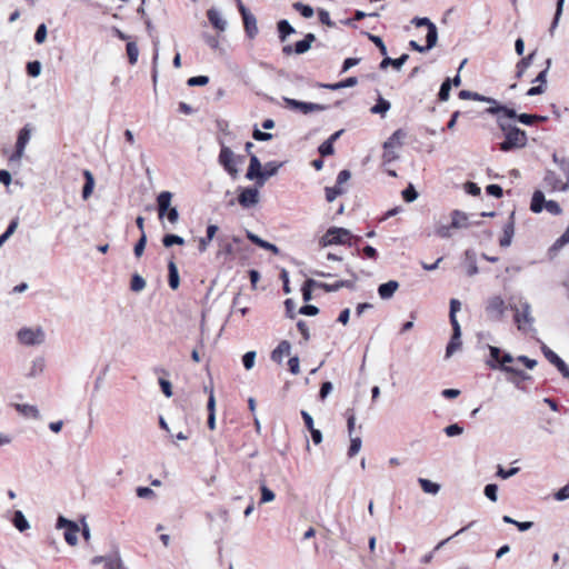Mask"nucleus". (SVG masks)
<instances>
[{
	"label": "nucleus",
	"mask_w": 569,
	"mask_h": 569,
	"mask_svg": "<svg viewBox=\"0 0 569 569\" xmlns=\"http://www.w3.org/2000/svg\"><path fill=\"white\" fill-rule=\"evenodd\" d=\"M172 193L170 191H161L157 197L159 218L162 219L167 211L171 208Z\"/></svg>",
	"instance_id": "16"
},
{
	"label": "nucleus",
	"mask_w": 569,
	"mask_h": 569,
	"mask_svg": "<svg viewBox=\"0 0 569 569\" xmlns=\"http://www.w3.org/2000/svg\"><path fill=\"white\" fill-rule=\"evenodd\" d=\"M452 337L446 348V358H449L453 355L456 350H458L461 346L460 337H461V329L460 326L452 327Z\"/></svg>",
	"instance_id": "18"
},
{
	"label": "nucleus",
	"mask_w": 569,
	"mask_h": 569,
	"mask_svg": "<svg viewBox=\"0 0 569 569\" xmlns=\"http://www.w3.org/2000/svg\"><path fill=\"white\" fill-rule=\"evenodd\" d=\"M465 260L467 263V273L468 276L472 277L478 273V267L476 262V253L472 250H467L465 252Z\"/></svg>",
	"instance_id": "33"
},
{
	"label": "nucleus",
	"mask_w": 569,
	"mask_h": 569,
	"mask_svg": "<svg viewBox=\"0 0 569 569\" xmlns=\"http://www.w3.org/2000/svg\"><path fill=\"white\" fill-rule=\"evenodd\" d=\"M31 137V132L28 128H22L19 131L17 143H16V151L9 158L11 162L13 161H20L24 153L26 146L28 144Z\"/></svg>",
	"instance_id": "13"
},
{
	"label": "nucleus",
	"mask_w": 569,
	"mask_h": 569,
	"mask_svg": "<svg viewBox=\"0 0 569 569\" xmlns=\"http://www.w3.org/2000/svg\"><path fill=\"white\" fill-rule=\"evenodd\" d=\"M563 4H565V0H558V1H557V7H556L555 17H553V20H552L551 26H550V28H549V33H550V36H553L555 30H556V28L558 27V23H559L560 17H561V14H562Z\"/></svg>",
	"instance_id": "44"
},
{
	"label": "nucleus",
	"mask_w": 569,
	"mask_h": 569,
	"mask_svg": "<svg viewBox=\"0 0 569 569\" xmlns=\"http://www.w3.org/2000/svg\"><path fill=\"white\" fill-rule=\"evenodd\" d=\"M12 522H13L14 527L21 532H23L24 530H27L30 527L28 520L26 519L24 515L20 510H17L14 512Z\"/></svg>",
	"instance_id": "39"
},
{
	"label": "nucleus",
	"mask_w": 569,
	"mask_h": 569,
	"mask_svg": "<svg viewBox=\"0 0 569 569\" xmlns=\"http://www.w3.org/2000/svg\"><path fill=\"white\" fill-rule=\"evenodd\" d=\"M399 288V282L396 280H389L378 287V295L382 300H388L392 298L395 292Z\"/></svg>",
	"instance_id": "17"
},
{
	"label": "nucleus",
	"mask_w": 569,
	"mask_h": 569,
	"mask_svg": "<svg viewBox=\"0 0 569 569\" xmlns=\"http://www.w3.org/2000/svg\"><path fill=\"white\" fill-rule=\"evenodd\" d=\"M412 23L418 28L427 27V32H431V28H433L435 31H438L436 24L431 22L428 18L416 17L412 19Z\"/></svg>",
	"instance_id": "55"
},
{
	"label": "nucleus",
	"mask_w": 569,
	"mask_h": 569,
	"mask_svg": "<svg viewBox=\"0 0 569 569\" xmlns=\"http://www.w3.org/2000/svg\"><path fill=\"white\" fill-rule=\"evenodd\" d=\"M326 199L328 202H332L338 196L343 193V189L339 186L326 187Z\"/></svg>",
	"instance_id": "54"
},
{
	"label": "nucleus",
	"mask_w": 569,
	"mask_h": 569,
	"mask_svg": "<svg viewBox=\"0 0 569 569\" xmlns=\"http://www.w3.org/2000/svg\"><path fill=\"white\" fill-rule=\"evenodd\" d=\"M546 202H547V200L545 199L543 192L540 190H536L532 194L530 209L535 213H539L545 209Z\"/></svg>",
	"instance_id": "29"
},
{
	"label": "nucleus",
	"mask_w": 569,
	"mask_h": 569,
	"mask_svg": "<svg viewBox=\"0 0 569 569\" xmlns=\"http://www.w3.org/2000/svg\"><path fill=\"white\" fill-rule=\"evenodd\" d=\"M260 491H261L260 503H268V502H271L274 500V498H276L274 492L270 488H268L264 483H262L260 486Z\"/></svg>",
	"instance_id": "51"
},
{
	"label": "nucleus",
	"mask_w": 569,
	"mask_h": 569,
	"mask_svg": "<svg viewBox=\"0 0 569 569\" xmlns=\"http://www.w3.org/2000/svg\"><path fill=\"white\" fill-rule=\"evenodd\" d=\"M402 198L407 202H413L418 198V192L413 188L412 184H409L403 191H402Z\"/></svg>",
	"instance_id": "61"
},
{
	"label": "nucleus",
	"mask_w": 569,
	"mask_h": 569,
	"mask_svg": "<svg viewBox=\"0 0 569 569\" xmlns=\"http://www.w3.org/2000/svg\"><path fill=\"white\" fill-rule=\"evenodd\" d=\"M516 359H513V357L510 355V353H505L501 359H500V362H499V366H497L496 363L493 362H488V365L490 366V368L492 369H496V368H500L502 371H505V368H511L512 366H508V363H511L513 362Z\"/></svg>",
	"instance_id": "50"
},
{
	"label": "nucleus",
	"mask_w": 569,
	"mask_h": 569,
	"mask_svg": "<svg viewBox=\"0 0 569 569\" xmlns=\"http://www.w3.org/2000/svg\"><path fill=\"white\" fill-rule=\"evenodd\" d=\"M362 440L360 437H350V447L348 450V456L350 458L355 457L361 449Z\"/></svg>",
	"instance_id": "52"
},
{
	"label": "nucleus",
	"mask_w": 569,
	"mask_h": 569,
	"mask_svg": "<svg viewBox=\"0 0 569 569\" xmlns=\"http://www.w3.org/2000/svg\"><path fill=\"white\" fill-rule=\"evenodd\" d=\"M280 41H286L288 36L295 33V28L289 23L288 20L283 19L277 23Z\"/></svg>",
	"instance_id": "32"
},
{
	"label": "nucleus",
	"mask_w": 569,
	"mask_h": 569,
	"mask_svg": "<svg viewBox=\"0 0 569 569\" xmlns=\"http://www.w3.org/2000/svg\"><path fill=\"white\" fill-rule=\"evenodd\" d=\"M545 183L547 186L552 187V189H560L561 190V180L558 178V176L553 171H547L545 176Z\"/></svg>",
	"instance_id": "47"
},
{
	"label": "nucleus",
	"mask_w": 569,
	"mask_h": 569,
	"mask_svg": "<svg viewBox=\"0 0 569 569\" xmlns=\"http://www.w3.org/2000/svg\"><path fill=\"white\" fill-rule=\"evenodd\" d=\"M317 287L318 288V281L313 280V279H308L305 281L302 288H301V292H302V299L303 301H309L311 300L312 298V288Z\"/></svg>",
	"instance_id": "41"
},
{
	"label": "nucleus",
	"mask_w": 569,
	"mask_h": 569,
	"mask_svg": "<svg viewBox=\"0 0 569 569\" xmlns=\"http://www.w3.org/2000/svg\"><path fill=\"white\" fill-rule=\"evenodd\" d=\"M243 20V27L248 38L253 39L258 34L257 19L253 14H247Z\"/></svg>",
	"instance_id": "28"
},
{
	"label": "nucleus",
	"mask_w": 569,
	"mask_h": 569,
	"mask_svg": "<svg viewBox=\"0 0 569 569\" xmlns=\"http://www.w3.org/2000/svg\"><path fill=\"white\" fill-rule=\"evenodd\" d=\"M283 101L287 108L292 110H299L303 114H308L310 112L325 111L327 109V106L325 104L299 101L287 97H283Z\"/></svg>",
	"instance_id": "10"
},
{
	"label": "nucleus",
	"mask_w": 569,
	"mask_h": 569,
	"mask_svg": "<svg viewBox=\"0 0 569 569\" xmlns=\"http://www.w3.org/2000/svg\"><path fill=\"white\" fill-rule=\"evenodd\" d=\"M291 350V345L287 340H282L277 348L271 352V360L278 363L282 362L284 356H288Z\"/></svg>",
	"instance_id": "20"
},
{
	"label": "nucleus",
	"mask_w": 569,
	"mask_h": 569,
	"mask_svg": "<svg viewBox=\"0 0 569 569\" xmlns=\"http://www.w3.org/2000/svg\"><path fill=\"white\" fill-rule=\"evenodd\" d=\"M487 112L493 116H503L505 119L517 118L520 123L526 126H531L536 122V114H517L515 109L508 108L507 106L502 104L491 106L487 109Z\"/></svg>",
	"instance_id": "5"
},
{
	"label": "nucleus",
	"mask_w": 569,
	"mask_h": 569,
	"mask_svg": "<svg viewBox=\"0 0 569 569\" xmlns=\"http://www.w3.org/2000/svg\"><path fill=\"white\" fill-rule=\"evenodd\" d=\"M146 244H147V234L143 233L140 236V239L138 240V242L136 243V246L133 248V252L137 258H140L143 254Z\"/></svg>",
	"instance_id": "58"
},
{
	"label": "nucleus",
	"mask_w": 569,
	"mask_h": 569,
	"mask_svg": "<svg viewBox=\"0 0 569 569\" xmlns=\"http://www.w3.org/2000/svg\"><path fill=\"white\" fill-rule=\"evenodd\" d=\"M485 496L491 500L492 502H496L497 499H498V496H497V492H498V487L497 485L495 483H489L485 487Z\"/></svg>",
	"instance_id": "63"
},
{
	"label": "nucleus",
	"mask_w": 569,
	"mask_h": 569,
	"mask_svg": "<svg viewBox=\"0 0 569 569\" xmlns=\"http://www.w3.org/2000/svg\"><path fill=\"white\" fill-rule=\"evenodd\" d=\"M281 167V163H278L276 161H270V162H267L262 169L263 171V184L266 183V181L277 174L279 168Z\"/></svg>",
	"instance_id": "43"
},
{
	"label": "nucleus",
	"mask_w": 569,
	"mask_h": 569,
	"mask_svg": "<svg viewBox=\"0 0 569 569\" xmlns=\"http://www.w3.org/2000/svg\"><path fill=\"white\" fill-rule=\"evenodd\" d=\"M47 26L44 23L39 24L34 33V41L39 44L43 43L47 39Z\"/></svg>",
	"instance_id": "57"
},
{
	"label": "nucleus",
	"mask_w": 569,
	"mask_h": 569,
	"mask_svg": "<svg viewBox=\"0 0 569 569\" xmlns=\"http://www.w3.org/2000/svg\"><path fill=\"white\" fill-rule=\"evenodd\" d=\"M461 309V302L458 300V299H451L450 300V312H449V318H450V323L452 327H457V326H460L458 320H457V312L460 311Z\"/></svg>",
	"instance_id": "42"
},
{
	"label": "nucleus",
	"mask_w": 569,
	"mask_h": 569,
	"mask_svg": "<svg viewBox=\"0 0 569 569\" xmlns=\"http://www.w3.org/2000/svg\"><path fill=\"white\" fill-rule=\"evenodd\" d=\"M451 227L453 229H466L469 227L467 213L460 210H453L451 212Z\"/></svg>",
	"instance_id": "24"
},
{
	"label": "nucleus",
	"mask_w": 569,
	"mask_h": 569,
	"mask_svg": "<svg viewBox=\"0 0 569 569\" xmlns=\"http://www.w3.org/2000/svg\"><path fill=\"white\" fill-rule=\"evenodd\" d=\"M27 72L30 77H38L41 72V63L37 60L28 62Z\"/></svg>",
	"instance_id": "62"
},
{
	"label": "nucleus",
	"mask_w": 569,
	"mask_h": 569,
	"mask_svg": "<svg viewBox=\"0 0 569 569\" xmlns=\"http://www.w3.org/2000/svg\"><path fill=\"white\" fill-rule=\"evenodd\" d=\"M57 528L58 529L66 528L63 536H64V540L68 545L73 547L78 543L77 535H78L80 528L74 521L69 520V519L64 518L63 516H59L58 520H57Z\"/></svg>",
	"instance_id": "9"
},
{
	"label": "nucleus",
	"mask_w": 569,
	"mask_h": 569,
	"mask_svg": "<svg viewBox=\"0 0 569 569\" xmlns=\"http://www.w3.org/2000/svg\"><path fill=\"white\" fill-rule=\"evenodd\" d=\"M459 98L462 99V100H475V101H483V102H488V103H491L492 106H497L499 104L495 99L492 98H489V97H485L482 94H479L477 92H472V91H469V90H461L459 92Z\"/></svg>",
	"instance_id": "25"
},
{
	"label": "nucleus",
	"mask_w": 569,
	"mask_h": 569,
	"mask_svg": "<svg viewBox=\"0 0 569 569\" xmlns=\"http://www.w3.org/2000/svg\"><path fill=\"white\" fill-rule=\"evenodd\" d=\"M262 164L256 154H251L249 168L246 173L248 180H256V186L263 187V171Z\"/></svg>",
	"instance_id": "11"
},
{
	"label": "nucleus",
	"mask_w": 569,
	"mask_h": 569,
	"mask_svg": "<svg viewBox=\"0 0 569 569\" xmlns=\"http://www.w3.org/2000/svg\"><path fill=\"white\" fill-rule=\"evenodd\" d=\"M450 90H451V79L447 78L439 90L438 98L440 101H447L450 97Z\"/></svg>",
	"instance_id": "49"
},
{
	"label": "nucleus",
	"mask_w": 569,
	"mask_h": 569,
	"mask_svg": "<svg viewBox=\"0 0 569 569\" xmlns=\"http://www.w3.org/2000/svg\"><path fill=\"white\" fill-rule=\"evenodd\" d=\"M207 17L210 23L219 31L227 29V21L221 17L220 12L213 8L207 11Z\"/></svg>",
	"instance_id": "21"
},
{
	"label": "nucleus",
	"mask_w": 569,
	"mask_h": 569,
	"mask_svg": "<svg viewBox=\"0 0 569 569\" xmlns=\"http://www.w3.org/2000/svg\"><path fill=\"white\" fill-rule=\"evenodd\" d=\"M451 229H453V227H451V223L450 224H438L436 227V234L439 236L440 238H443V239H448L451 237Z\"/></svg>",
	"instance_id": "60"
},
{
	"label": "nucleus",
	"mask_w": 569,
	"mask_h": 569,
	"mask_svg": "<svg viewBox=\"0 0 569 569\" xmlns=\"http://www.w3.org/2000/svg\"><path fill=\"white\" fill-rule=\"evenodd\" d=\"M247 238L254 244H257L258 247L262 248V249H266V250H269L273 253H279V248L273 244V243H270L263 239H261L260 237H258L257 234L252 233L251 231H247Z\"/></svg>",
	"instance_id": "23"
},
{
	"label": "nucleus",
	"mask_w": 569,
	"mask_h": 569,
	"mask_svg": "<svg viewBox=\"0 0 569 569\" xmlns=\"http://www.w3.org/2000/svg\"><path fill=\"white\" fill-rule=\"evenodd\" d=\"M535 57V52L530 53L529 56L522 58L516 66V78L520 79L525 74L526 70L531 66L532 60Z\"/></svg>",
	"instance_id": "34"
},
{
	"label": "nucleus",
	"mask_w": 569,
	"mask_h": 569,
	"mask_svg": "<svg viewBox=\"0 0 569 569\" xmlns=\"http://www.w3.org/2000/svg\"><path fill=\"white\" fill-rule=\"evenodd\" d=\"M144 24H146L149 36L152 39V44L154 48L153 64H156V62L158 60V47H159L160 41H159V38L153 34L154 27L149 18L144 19Z\"/></svg>",
	"instance_id": "35"
},
{
	"label": "nucleus",
	"mask_w": 569,
	"mask_h": 569,
	"mask_svg": "<svg viewBox=\"0 0 569 569\" xmlns=\"http://www.w3.org/2000/svg\"><path fill=\"white\" fill-rule=\"evenodd\" d=\"M505 372L512 375L513 377L508 378V381L513 383L516 387L519 388V381L516 378H519L521 380H529L531 379L530 375H528L526 371L517 369L515 367L511 368H505Z\"/></svg>",
	"instance_id": "31"
},
{
	"label": "nucleus",
	"mask_w": 569,
	"mask_h": 569,
	"mask_svg": "<svg viewBox=\"0 0 569 569\" xmlns=\"http://www.w3.org/2000/svg\"><path fill=\"white\" fill-rule=\"evenodd\" d=\"M84 178H86V182H84V186L82 189V198L84 200H87L93 191L94 179H93L92 173L89 170L84 171Z\"/></svg>",
	"instance_id": "36"
},
{
	"label": "nucleus",
	"mask_w": 569,
	"mask_h": 569,
	"mask_svg": "<svg viewBox=\"0 0 569 569\" xmlns=\"http://www.w3.org/2000/svg\"><path fill=\"white\" fill-rule=\"evenodd\" d=\"M418 482L426 493L437 495L440 491V485L432 482L429 479L419 478Z\"/></svg>",
	"instance_id": "37"
},
{
	"label": "nucleus",
	"mask_w": 569,
	"mask_h": 569,
	"mask_svg": "<svg viewBox=\"0 0 569 569\" xmlns=\"http://www.w3.org/2000/svg\"><path fill=\"white\" fill-rule=\"evenodd\" d=\"M541 351L547 360L560 371L562 377L569 379V367L567 363L545 343L541 346Z\"/></svg>",
	"instance_id": "12"
},
{
	"label": "nucleus",
	"mask_w": 569,
	"mask_h": 569,
	"mask_svg": "<svg viewBox=\"0 0 569 569\" xmlns=\"http://www.w3.org/2000/svg\"><path fill=\"white\" fill-rule=\"evenodd\" d=\"M507 306L505 300L500 296H492L486 302V315L490 320L498 321L501 320Z\"/></svg>",
	"instance_id": "8"
},
{
	"label": "nucleus",
	"mask_w": 569,
	"mask_h": 569,
	"mask_svg": "<svg viewBox=\"0 0 569 569\" xmlns=\"http://www.w3.org/2000/svg\"><path fill=\"white\" fill-rule=\"evenodd\" d=\"M511 309L515 311V322L520 331H536L533 328L535 318L531 315V306L528 301L521 302L520 308L515 306Z\"/></svg>",
	"instance_id": "2"
},
{
	"label": "nucleus",
	"mask_w": 569,
	"mask_h": 569,
	"mask_svg": "<svg viewBox=\"0 0 569 569\" xmlns=\"http://www.w3.org/2000/svg\"><path fill=\"white\" fill-rule=\"evenodd\" d=\"M242 161L243 157L234 154L229 147L221 144L218 162L232 178H237L239 173L237 164Z\"/></svg>",
	"instance_id": "3"
},
{
	"label": "nucleus",
	"mask_w": 569,
	"mask_h": 569,
	"mask_svg": "<svg viewBox=\"0 0 569 569\" xmlns=\"http://www.w3.org/2000/svg\"><path fill=\"white\" fill-rule=\"evenodd\" d=\"M13 407L20 415L24 417H31L33 419L40 418L39 409L33 405L14 403Z\"/></svg>",
	"instance_id": "27"
},
{
	"label": "nucleus",
	"mask_w": 569,
	"mask_h": 569,
	"mask_svg": "<svg viewBox=\"0 0 569 569\" xmlns=\"http://www.w3.org/2000/svg\"><path fill=\"white\" fill-rule=\"evenodd\" d=\"M318 151L322 157L330 156L335 151L333 143L327 139L319 146Z\"/></svg>",
	"instance_id": "64"
},
{
	"label": "nucleus",
	"mask_w": 569,
	"mask_h": 569,
	"mask_svg": "<svg viewBox=\"0 0 569 569\" xmlns=\"http://www.w3.org/2000/svg\"><path fill=\"white\" fill-rule=\"evenodd\" d=\"M408 59L409 54L407 53L401 54L397 59L385 56L383 60L380 62V69H386L388 66H392L396 70H400Z\"/></svg>",
	"instance_id": "26"
},
{
	"label": "nucleus",
	"mask_w": 569,
	"mask_h": 569,
	"mask_svg": "<svg viewBox=\"0 0 569 569\" xmlns=\"http://www.w3.org/2000/svg\"><path fill=\"white\" fill-rule=\"evenodd\" d=\"M355 287V281L352 280H339L335 283H326V282H319L318 281V288L323 289L326 292H336L340 290L341 288H350L352 289Z\"/></svg>",
	"instance_id": "19"
},
{
	"label": "nucleus",
	"mask_w": 569,
	"mask_h": 569,
	"mask_svg": "<svg viewBox=\"0 0 569 569\" xmlns=\"http://www.w3.org/2000/svg\"><path fill=\"white\" fill-rule=\"evenodd\" d=\"M293 8L299 11L301 13L302 17L309 19V18H312L313 17V9L312 7L308 6V4H303L301 2H296L293 4Z\"/></svg>",
	"instance_id": "56"
},
{
	"label": "nucleus",
	"mask_w": 569,
	"mask_h": 569,
	"mask_svg": "<svg viewBox=\"0 0 569 569\" xmlns=\"http://www.w3.org/2000/svg\"><path fill=\"white\" fill-rule=\"evenodd\" d=\"M513 213L510 216V220L503 227V236L501 237L499 243L501 247H509L512 241V237L515 234V223H513Z\"/></svg>",
	"instance_id": "22"
},
{
	"label": "nucleus",
	"mask_w": 569,
	"mask_h": 569,
	"mask_svg": "<svg viewBox=\"0 0 569 569\" xmlns=\"http://www.w3.org/2000/svg\"><path fill=\"white\" fill-rule=\"evenodd\" d=\"M258 188H244L241 190L238 201L241 207L250 208L256 206L259 202V191Z\"/></svg>",
	"instance_id": "14"
},
{
	"label": "nucleus",
	"mask_w": 569,
	"mask_h": 569,
	"mask_svg": "<svg viewBox=\"0 0 569 569\" xmlns=\"http://www.w3.org/2000/svg\"><path fill=\"white\" fill-rule=\"evenodd\" d=\"M17 338L24 346H38L44 342L46 333L41 327H23L17 332Z\"/></svg>",
	"instance_id": "6"
},
{
	"label": "nucleus",
	"mask_w": 569,
	"mask_h": 569,
	"mask_svg": "<svg viewBox=\"0 0 569 569\" xmlns=\"http://www.w3.org/2000/svg\"><path fill=\"white\" fill-rule=\"evenodd\" d=\"M126 49H127L128 60H129L130 64H136L138 61V57H139V49H138L137 43L128 42Z\"/></svg>",
	"instance_id": "46"
},
{
	"label": "nucleus",
	"mask_w": 569,
	"mask_h": 569,
	"mask_svg": "<svg viewBox=\"0 0 569 569\" xmlns=\"http://www.w3.org/2000/svg\"><path fill=\"white\" fill-rule=\"evenodd\" d=\"M390 107L391 104L388 100L379 97L377 103L370 109V111L372 113L385 116L389 111Z\"/></svg>",
	"instance_id": "40"
},
{
	"label": "nucleus",
	"mask_w": 569,
	"mask_h": 569,
	"mask_svg": "<svg viewBox=\"0 0 569 569\" xmlns=\"http://www.w3.org/2000/svg\"><path fill=\"white\" fill-rule=\"evenodd\" d=\"M497 122L505 133V141L500 143V150L510 151L523 148L527 144V134L523 130L509 123L503 116H497Z\"/></svg>",
	"instance_id": "1"
},
{
	"label": "nucleus",
	"mask_w": 569,
	"mask_h": 569,
	"mask_svg": "<svg viewBox=\"0 0 569 569\" xmlns=\"http://www.w3.org/2000/svg\"><path fill=\"white\" fill-rule=\"evenodd\" d=\"M233 254V246L230 242H224L221 239H219V250L217 251V258H220L221 256H231Z\"/></svg>",
	"instance_id": "53"
},
{
	"label": "nucleus",
	"mask_w": 569,
	"mask_h": 569,
	"mask_svg": "<svg viewBox=\"0 0 569 569\" xmlns=\"http://www.w3.org/2000/svg\"><path fill=\"white\" fill-rule=\"evenodd\" d=\"M426 41H427L426 46H420L417 41L411 40L409 42V46L415 51H418L421 53L427 52V51L431 50L437 44L438 31H435L433 28H431V32H427V34H426Z\"/></svg>",
	"instance_id": "15"
},
{
	"label": "nucleus",
	"mask_w": 569,
	"mask_h": 569,
	"mask_svg": "<svg viewBox=\"0 0 569 569\" xmlns=\"http://www.w3.org/2000/svg\"><path fill=\"white\" fill-rule=\"evenodd\" d=\"M183 243H184V239L178 234L169 233L162 238V244L166 248H170L174 244L182 246Z\"/></svg>",
	"instance_id": "45"
},
{
	"label": "nucleus",
	"mask_w": 569,
	"mask_h": 569,
	"mask_svg": "<svg viewBox=\"0 0 569 569\" xmlns=\"http://www.w3.org/2000/svg\"><path fill=\"white\" fill-rule=\"evenodd\" d=\"M146 280L138 273L131 278L130 289L134 292H140L146 288Z\"/></svg>",
	"instance_id": "48"
},
{
	"label": "nucleus",
	"mask_w": 569,
	"mask_h": 569,
	"mask_svg": "<svg viewBox=\"0 0 569 569\" xmlns=\"http://www.w3.org/2000/svg\"><path fill=\"white\" fill-rule=\"evenodd\" d=\"M351 232L345 228L331 227L327 230L320 240L322 247L332 244H342L350 239Z\"/></svg>",
	"instance_id": "7"
},
{
	"label": "nucleus",
	"mask_w": 569,
	"mask_h": 569,
	"mask_svg": "<svg viewBox=\"0 0 569 569\" xmlns=\"http://www.w3.org/2000/svg\"><path fill=\"white\" fill-rule=\"evenodd\" d=\"M168 271H169V277H168L169 286L172 290H176L179 288L180 277H179L178 267L174 263V261H172V260L169 261Z\"/></svg>",
	"instance_id": "30"
},
{
	"label": "nucleus",
	"mask_w": 569,
	"mask_h": 569,
	"mask_svg": "<svg viewBox=\"0 0 569 569\" xmlns=\"http://www.w3.org/2000/svg\"><path fill=\"white\" fill-rule=\"evenodd\" d=\"M256 351H248L243 355L242 357V363H243V367L247 369V370H250L253 368L254 366V360H256Z\"/></svg>",
	"instance_id": "59"
},
{
	"label": "nucleus",
	"mask_w": 569,
	"mask_h": 569,
	"mask_svg": "<svg viewBox=\"0 0 569 569\" xmlns=\"http://www.w3.org/2000/svg\"><path fill=\"white\" fill-rule=\"evenodd\" d=\"M405 138L406 132L402 129H398L385 141L382 154V160L385 163H390L398 158L396 149L402 146Z\"/></svg>",
	"instance_id": "4"
},
{
	"label": "nucleus",
	"mask_w": 569,
	"mask_h": 569,
	"mask_svg": "<svg viewBox=\"0 0 569 569\" xmlns=\"http://www.w3.org/2000/svg\"><path fill=\"white\" fill-rule=\"evenodd\" d=\"M106 569H127L123 566L122 559L120 557V553L116 551L113 555L108 556V560L104 565Z\"/></svg>",
	"instance_id": "38"
}]
</instances>
